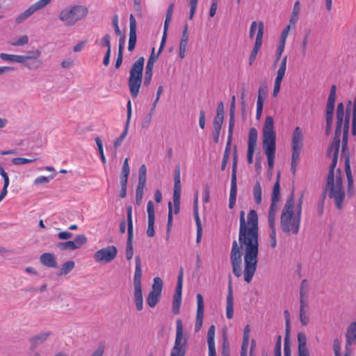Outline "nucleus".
<instances>
[{"label": "nucleus", "mask_w": 356, "mask_h": 356, "mask_svg": "<svg viewBox=\"0 0 356 356\" xmlns=\"http://www.w3.org/2000/svg\"><path fill=\"white\" fill-rule=\"evenodd\" d=\"M337 182V185H332L331 186H327V183H326L323 187V193L320 200H318L317 206L318 212L320 216L323 213L324 204L327 195L330 199H334L335 205L338 209H341L343 208V202L346 195L345 191L343 185H341V181L339 177L338 178Z\"/></svg>", "instance_id": "obj_3"}, {"label": "nucleus", "mask_w": 356, "mask_h": 356, "mask_svg": "<svg viewBox=\"0 0 356 356\" xmlns=\"http://www.w3.org/2000/svg\"><path fill=\"white\" fill-rule=\"evenodd\" d=\"M174 6H175L174 3H171L169 5L168 8L167 10L165 19V22H164L163 33V36H162V39H161V41H163V42H166L167 31H168V29L169 27L170 22L171 21V18H172L173 10H174Z\"/></svg>", "instance_id": "obj_37"}, {"label": "nucleus", "mask_w": 356, "mask_h": 356, "mask_svg": "<svg viewBox=\"0 0 356 356\" xmlns=\"http://www.w3.org/2000/svg\"><path fill=\"white\" fill-rule=\"evenodd\" d=\"M51 0H39L33 5H31L28 9L24 10L22 13L19 15L16 19L15 22L17 24H20L24 22L26 19L29 17L32 14H33L37 10L43 8L47 4L51 2Z\"/></svg>", "instance_id": "obj_18"}, {"label": "nucleus", "mask_w": 356, "mask_h": 356, "mask_svg": "<svg viewBox=\"0 0 356 356\" xmlns=\"http://www.w3.org/2000/svg\"><path fill=\"white\" fill-rule=\"evenodd\" d=\"M51 335V332H45L42 333H40L35 336H33L29 339V341L31 344V350H33L36 348V347L39 345L44 342L49 336Z\"/></svg>", "instance_id": "obj_33"}, {"label": "nucleus", "mask_w": 356, "mask_h": 356, "mask_svg": "<svg viewBox=\"0 0 356 356\" xmlns=\"http://www.w3.org/2000/svg\"><path fill=\"white\" fill-rule=\"evenodd\" d=\"M264 34V24L263 22H259L258 24V29L256 36V40L254 43V46L253 49L251 51V54L249 58V65H252L254 62L258 51H259L261 44H262V38Z\"/></svg>", "instance_id": "obj_20"}, {"label": "nucleus", "mask_w": 356, "mask_h": 356, "mask_svg": "<svg viewBox=\"0 0 356 356\" xmlns=\"http://www.w3.org/2000/svg\"><path fill=\"white\" fill-rule=\"evenodd\" d=\"M300 12V2L296 1L294 3L293 11L290 18L291 24H296L298 19V13Z\"/></svg>", "instance_id": "obj_46"}, {"label": "nucleus", "mask_w": 356, "mask_h": 356, "mask_svg": "<svg viewBox=\"0 0 356 356\" xmlns=\"http://www.w3.org/2000/svg\"><path fill=\"white\" fill-rule=\"evenodd\" d=\"M347 115L345 116V120L343 122V137H342V156L345 153V150L347 149L348 145V138L349 131V112H347Z\"/></svg>", "instance_id": "obj_35"}, {"label": "nucleus", "mask_w": 356, "mask_h": 356, "mask_svg": "<svg viewBox=\"0 0 356 356\" xmlns=\"http://www.w3.org/2000/svg\"><path fill=\"white\" fill-rule=\"evenodd\" d=\"M303 197L304 193H302L298 198L296 208V215L295 216H293V193L292 192L289 197L287 198L282 211L280 218L281 228L284 232H289L292 231L295 234L298 233L300 224Z\"/></svg>", "instance_id": "obj_2"}, {"label": "nucleus", "mask_w": 356, "mask_h": 356, "mask_svg": "<svg viewBox=\"0 0 356 356\" xmlns=\"http://www.w3.org/2000/svg\"><path fill=\"white\" fill-rule=\"evenodd\" d=\"M130 27H129V39L128 44V50L132 51L136 44L137 34H136V21L133 14L129 17Z\"/></svg>", "instance_id": "obj_25"}, {"label": "nucleus", "mask_w": 356, "mask_h": 356, "mask_svg": "<svg viewBox=\"0 0 356 356\" xmlns=\"http://www.w3.org/2000/svg\"><path fill=\"white\" fill-rule=\"evenodd\" d=\"M225 115L224 104L222 102L218 104L216 108V116L213 121V140L215 143H218L219 140L220 134L223 124Z\"/></svg>", "instance_id": "obj_11"}, {"label": "nucleus", "mask_w": 356, "mask_h": 356, "mask_svg": "<svg viewBox=\"0 0 356 356\" xmlns=\"http://www.w3.org/2000/svg\"><path fill=\"white\" fill-rule=\"evenodd\" d=\"M290 25H287L282 31L281 33V35H280V40H279V43L280 44H286V38L289 35V31H290Z\"/></svg>", "instance_id": "obj_61"}, {"label": "nucleus", "mask_w": 356, "mask_h": 356, "mask_svg": "<svg viewBox=\"0 0 356 356\" xmlns=\"http://www.w3.org/2000/svg\"><path fill=\"white\" fill-rule=\"evenodd\" d=\"M183 273L184 270L182 268H180L179 275L177 277V283L175 289V293L182 294V286H183Z\"/></svg>", "instance_id": "obj_51"}, {"label": "nucleus", "mask_w": 356, "mask_h": 356, "mask_svg": "<svg viewBox=\"0 0 356 356\" xmlns=\"http://www.w3.org/2000/svg\"><path fill=\"white\" fill-rule=\"evenodd\" d=\"M264 151L267 156L268 169L273 168L276 152V145H263Z\"/></svg>", "instance_id": "obj_31"}, {"label": "nucleus", "mask_w": 356, "mask_h": 356, "mask_svg": "<svg viewBox=\"0 0 356 356\" xmlns=\"http://www.w3.org/2000/svg\"><path fill=\"white\" fill-rule=\"evenodd\" d=\"M346 348L350 347L353 344H356V322L351 323L347 329L346 333Z\"/></svg>", "instance_id": "obj_32"}, {"label": "nucleus", "mask_w": 356, "mask_h": 356, "mask_svg": "<svg viewBox=\"0 0 356 356\" xmlns=\"http://www.w3.org/2000/svg\"><path fill=\"white\" fill-rule=\"evenodd\" d=\"M0 58L4 61L22 63L24 61V58L22 55L8 54L6 53H1Z\"/></svg>", "instance_id": "obj_39"}, {"label": "nucleus", "mask_w": 356, "mask_h": 356, "mask_svg": "<svg viewBox=\"0 0 356 356\" xmlns=\"http://www.w3.org/2000/svg\"><path fill=\"white\" fill-rule=\"evenodd\" d=\"M95 140L98 148V152L100 154V159L102 161V163L105 164L106 163V159L104 154L103 144L102 140L99 137H96Z\"/></svg>", "instance_id": "obj_53"}, {"label": "nucleus", "mask_w": 356, "mask_h": 356, "mask_svg": "<svg viewBox=\"0 0 356 356\" xmlns=\"http://www.w3.org/2000/svg\"><path fill=\"white\" fill-rule=\"evenodd\" d=\"M286 61H287V56H284L282 58L280 67L277 72V76L275 80L282 81V79L284 76L286 69Z\"/></svg>", "instance_id": "obj_42"}, {"label": "nucleus", "mask_w": 356, "mask_h": 356, "mask_svg": "<svg viewBox=\"0 0 356 356\" xmlns=\"http://www.w3.org/2000/svg\"><path fill=\"white\" fill-rule=\"evenodd\" d=\"M188 348V337L184 335L182 321L177 319L176 321L175 341L170 356H185Z\"/></svg>", "instance_id": "obj_7"}, {"label": "nucleus", "mask_w": 356, "mask_h": 356, "mask_svg": "<svg viewBox=\"0 0 356 356\" xmlns=\"http://www.w3.org/2000/svg\"><path fill=\"white\" fill-rule=\"evenodd\" d=\"M88 10L83 6H74L69 9L62 10L58 15L60 20L63 21L65 26H71L76 22L85 17Z\"/></svg>", "instance_id": "obj_5"}, {"label": "nucleus", "mask_w": 356, "mask_h": 356, "mask_svg": "<svg viewBox=\"0 0 356 356\" xmlns=\"http://www.w3.org/2000/svg\"><path fill=\"white\" fill-rule=\"evenodd\" d=\"M174 192H173V205H180L181 185L180 181V167H176L174 175Z\"/></svg>", "instance_id": "obj_23"}, {"label": "nucleus", "mask_w": 356, "mask_h": 356, "mask_svg": "<svg viewBox=\"0 0 356 356\" xmlns=\"http://www.w3.org/2000/svg\"><path fill=\"white\" fill-rule=\"evenodd\" d=\"M147 211L148 214V227L147 230V235L149 237H154L155 236L154 231V221H155V213H154V205L152 200L147 202Z\"/></svg>", "instance_id": "obj_24"}, {"label": "nucleus", "mask_w": 356, "mask_h": 356, "mask_svg": "<svg viewBox=\"0 0 356 356\" xmlns=\"http://www.w3.org/2000/svg\"><path fill=\"white\" fill-rule=\"evenodd\" d=\"M344 106L342 102L338 104L337 107V122H343L345 120Z\"/></svg>", "instance_id": "obj_50"}, {"label": "nucleus", "mask_w": 356, "mask_h": 356, "mask_svg": "<svg viewBox=\"0 0 356 356\" xmlns=\"http://www.w3.org/2000/svg\"><path fill=\"white\" fill-rule=\"evenodd\" d=\"M342 124L343 125V122H337L334 136L327 150V156L329 157L332 156L331 154L332 152L333 147L339 148L340 147V136L341 134Z\"/></svg>", "instance_id": "obj_28"}, {"label": "nucleus", "mask_w": 356, "mask_h": 356, "mask_svg": "<svg viewBox=\"0 0 356 356\" xmlns=\"http://www.w3.org/2000/svg\"><path fill=\"white\" fill-rule=\"evenodd\" d=\"M145 58L139 57L132 65L129 70L128 78V86L130 95L133 99L138 97L143 82V72L144 69Z\"/></svg>", "instance_id": "obj_4"}, {"label": "nucleus", "mask_w": 356, "mask_h": 356, "mask_svg": "<svg viewBox=\"0 0 356 356\" xmlns=\"http://www.w3.org/2000/svg\"><path fill=\"white\" fill-rule=\"evenodd\" d=\"M181 304V295L174 293L172 305V312L174 314H179Z\"/></svg>", "instance_id": "obj_41"}, {"label": "nucleus", "mask_w": 356, "mask_h": 356, "mask_svg": "<svg viewBox=\"0 0 356 356\" xmlns=\"http://www.w3.org/2000/svg\"><path fill=\"white\" fill-rule=\"evenodd\" d=\"M42 51L38 49H34L30 51H28L26 52V55H22V58H24V61L25 62L26 60L29 59L31 57H37V58H41Z\"/></svg>", "instance_id": "obj_52"}, {"label": "nucleus", "mask_w": 356, "mask_h": 356, "mask_svg": "<svg viewBox=\"0 0 356 356\" xmlns=\"http://www.w3.org/2000/svg\"><path fill=\"white\" fill-rule=\"evenodd\" d=\"M147 168L143 164L139 168L138 184L136 191V204L140 205L143 197V191L146 184Z\"/></svg>", "instance_id": "obj_16"}, {"label": "nucleus", "mask_w": 356, "mask_h": 356, "mask_svg": "<svg viewBox=\"0 0 356 356\" xmlns=\"http://www.w3.org/2000/svg\"><path fill=\"white\" fill-rule=\"evenodd\" d=\"M158 59V55L154 54V48H152L150 56L147 60L145 67V77L143 80V86L147 87L152 81L153 76L154 64Z\"/></svg>", "instance_id": "obj_21"}, {"label": "nucleus", "mask_w": 356, "mask_h": 356, "mask_svg": "<svg viewBox=\"0 0 356 356\" xmlns=\"http://www.w3.org/2000/svg\"><path fill=\"white\" fill-rule=\"evenodd\" d=\"M232 134H233V131L228 130V136H227V144H226L225 149V152L223 154V155H225V156H229Z\"/></svg>", "instance_id": "obj_62"}, {"label": "nucleus", "mask_w": 356, "mask_h": 356, "mask_svg": "<svg viewBox=\"0 0 356 356\" xmlns=\"http://www.w3.org/2000/svg\"><path fill=\"white\" fill-rule=\"evenodd\" d=\"M226 316L232 319L234 316V296L231 275L229 277L228 293L226 300Z\"/></svg>", "instance_id": "obj_26"}, {"label": "nucleus", "mask_w": 356, "mask_h": 356, "mask_svg": "<svg viewBox=\"0 0 356 356\" xmlns=\"http://www.w3.org/2000/svg\"><path fill=\"white\" fill-rule=\"evenodd\" d=\"M236 168H237V151L236 147L234 149L233 163L232 169L231 177V188L229 199V207L233 209L236 200L237 195V179H236Z\"/></svg>", "instance_id": "obj_9"}, {"label": "nucleus", "mask_w": 356, "mask_h": 356, "mask_svg": "<svg viewBox=\"0 0 356 356\" xmlns=\"http://www.w3.org/2000/svg\"><path fill=\"white\" fill-rule=\"evenodd\" d=\"M29 42V38L27 35L21 36L17 41L13 43V46H23Z\"/></svg>", "instance_id": "obj_64"}, {"label": "nucleus", "mask_w": 356, "mask_h": 356, "mask_svg": "<svg viewBox=\"0 0 356 356\" xmlns=\"http://www.w3.org/2000/svg\"><path fill=\"white\" fill-rule=\"evenodd\" d=\"M345 172L347 177L348 185H347V193L349 197L353 195V188H354V180L353 177L352 175V172L350 165V159L349 156H345Z\"/></svg>", "instance_id": "obj_27"}, {"label": "nucleus", "mask_w": 356, "mask_h": 356, "mask_svg": "<svg viewBox=\"0 0 356 356\" xmlns=\"http://www.w3.org/2000/svg\"><path fill=\"white\" fill-rule=\"evenodd\" d=\"M100 44L102 47L107 48L106 51H111V36L109 34L104 35L100 40Z\"/></svg>", "instance_id": "obj_60"}, {"label": "nucleus", "mask_w": 356, "mask_h": 356, "mask_svg": "<svg viewBox=\"0 0 356 356\" xmlns=\"http://www.w3.org/2000/svg\"><path fill=\"white\" fill-rule=\"evenodd\" d=\"M128 161H129V159L127 158V159H125V160L124 161L122 168V176H121L120 180L128 181V177L130 173V168H129V165L128 163Z\"/></svg>", "instance_id": "obj_48"}, {"label": "nucleus", "mask_w": 356, "mask_h": 356, "mask_svg": "<svg viewBox=\"0 0 356 356\" xmlns=\"http://www.w3.org/2000/svg\"><path fill=\"white\" fill-rule=\"evenodd\" d=\"M136 268L134 276V298H143L142 293V269H141V261L139 256L135 257Z\"/></svg>", "instance_id": "obj_15"}, {"label": "nucleus", "mask_w": 356, "mask_h": 356, "mask_svg": "<svg viewBox=\"0 0 356 356\" xmlns=\"http://www.w3.org/2000/svg\"><path fill=\"white\" fill-rule=\"evenodd\" d=\"M303 147V134L302 129L296 127L292 134L291 139V171L294 175L296 171V167L299 163L300 154Z\"/></svg>", "instance_id": "obj_6"}, {"label": "nucleus", "mask_w": 356, "mask_h": 356, "mask_svg": "<svg viewBox=\"0 0 356 356\" xmlns=\"http://www.w3.org/2000/svg\"><path fill=\"white\" fill-rule=\"evenodd\" d=\"M298 348H307V336L304 332H298Z\"/></svg>", "instance_id": "obj_55"}, {"label": "nucleus", "mask_w": 356, "mask_h": 356, "mask_svg": "<svg viewBox=\"0 0 356 356\" xmlns=\"http://www.w3.org/2000/svg\"><path fill=\"white\" fill-rule=\"evenodd\" d=\"M245 211L240 212V225L238 232V246L237 241L232 243L230 252V262L233 274L239 277L242 275V253L244 251V280L250 283L256 272L259 254V225L257 212L251 209L248 213L247 220Z\"/></svg>", "instance_id": "obj_1"}, {"label": "nucleus", "mask_w": 356, "mask_h": 356, "mask_svg": "<svg viewBox=\"0 0 356 356\" xmlns=\"http://www.w3.org/2000/svg\"><path fill=\"white\" fill-rule=\"evenodd\" d=\"M235 106L236 104H230L228 130L231 131H233L235 124Z\"/></svg>", "instance_id": "obj_47"}, {"label": "nucleus", "mask_w": 356, "mask_h": 356, "mask_svg": "<svg viewBox=\"0 0 356 356\" xmlns=\"http://www.w3.org/2000/svg\"><path fill=\"white\" fill-rule=\"evenodd\" d=\"M87 237L85 234L77 235L74 241V245H76V250L81 248L84 244L87 243Z\"/></svg>", "instance_id": "obj_49"}, {"label": "nucleus", "mask_w": 356, "mask_h": 356, "mask_svg": "<svg viewBox=\"0 0 356 356\" xmlns=\"http://www.w3.org/2000/svg\"><path fill=\"white\" fill-rule=\"evenodd\" d=\"M37 160H38L37 158L26 159V158L17 157V158H14L12 159V163L14 165H23V164L35 162Z\"/></svg>", "instance_id": "obj_54"}, {"label": "nucleus", "mask_w": 356, "mask_h": 356, "mask_svg": "<svg viewBox=\"0 0 356 356\" xmlns=\"http://www.w3.org/2000/svg\"><path fill=\"white\" fill-rule=\"evenodd\" d=\"M253 195L256 204H259L261 202L262 190L259 181H257L253 188Z\"/></svg>", "instance_id": "obj_44"}, {"label": "nucleus", "mask_w": 356, "mask_h": 356, "mask_svg": "<svg viewBox=\"0 0 356 356\" xmlns=\"http://www.w3.org/2000/svg\"><path fill=\"white\" fill-rule=\"evenodd\" d=\"M118 250L115 246L109 245L106 248H102L94 254V259L96 262L109 263L112 261L117 255Z\"/></svg>", "instance_id": "obj_14"}, {"label": "nucleus", "mask_w": 356, "mask_h": 356, "mask_svg": "<svg viewBox=\"0 0 356 356\" xmlns=\"http://www.w3.org/2000/svg\"><path fill=\"white\" fill-rule=\"evenodd\" d=\"M276 145V134L274 131V120L267 116L263 127V145Z\"/></svg>", "instance_id": "obj_12"}, {"label": "nucleus", "mask_w": 356, "mask_h": 356, "mask_svg": "<svg viewBox=\"0 0 356 356\" xmlns=\"http://www.w3.org/2000/svg\"><path fill=\"white\" fill-rule=\"evenodd\" d=\"M215 325H211L208 330L207 343H215Z\"/></svg>", "instance_id": "obj_58"}, {"label": "nucleus", "mask_w": 356, "mask_h": 356, "mask_svg": "<svg viewBox=\"0 0 356 356\" xmlns=\"http://www.w3.org/2000/svg\"><path fill=\"white\" fill-rule=\"evenodd\" d=\"M193 215L195 221L200 220V218L199 216L198 211V194L197 192L195 195L194 201H193Z\"/></svg>", "instance_id": "obj_57"}, {"label": "nucleus", "mask_w": 356, "mask_h": 356, "mask_svg": "<svg viewBox=\"0 0 356 356\" xmlns=\"http://www.w3.org/2000/svg\"><path fill=\"white\" fill-rule=\"evenodd\" d=\"M127 245L125 250V256L126 259L128 261H130L134 254V248H133V220H132V207L129 206L127 207Z\"/></svg>", "instance_id": "obj_10"}, {"label": "nucleus", "mask_w": 356, "mask_h": 356, "mask_svg": "<svg viewBox=\"0 0 356 356\" xmlns=\"http://www.w3.org/2000/svg\"><path fill=\"white\" fill-rule=\"evenodd\" d=\"M280 195V173L277 174V181L274 184L271 200L273 202H279Z\"/></svg>", "instance_id": "obj_43"}, {"label": "nucleus", "mask_w": 356, "mask_h": 356, "mask_svg": "<svg viewBox=\"0 0 356 356\" xmlns=\"http://www.w3.org/2000/svg\"><path fill=\"white\" fill-rule=\"evenodd\" d=\"M258 132L256 128L251 127L248 134L247 160L248 164L253 162V155L257 143Z\"/></svg>", "instance_id": "obj_19"}, {"label": "nucleus", "mask_w": 356, "mask_h": 356, "mask_svg": "<svg viewBox=\"0 0 356 356\" xmlns=\"http://www.w3.org/2000/svg\"><path fill=\"white\" fill-rule=\"evenodd\" d=\"M22 64L30 70H37L43 65V61L41 58L31 57L26 60L25 62H22Z\"/></svg>", "instance_id": "obj_36"}, {"label": "nucleus", "mask_w": 356, "mask_h": 356, "mask_svg": "<svg viewBox=\"0 0 356 356\" xmlns=\"http://www.w3.org/2000/svg\"><path fill=\"white\" fill-rule=\"evenodd\" d=\"M190 6L189 19H193L195 13L198 0H188Z\"/></svg>", "instance_id": "obj_59"}, {"label": "nucleus", "mask_w": 356, "mask_h": 356, "mask_svg": "<svg viewBox=\"0 0 356 356\" xmlns=\"http://www.w3.org/2000/svg\"><path fill=\"white\" fill-rule=\"evenodd\" d=\"M168 206V222H167V234L168 236L170 232L171 227L172 225V222H173L172 213H174L175 214H178L179 213L180 205H173V208H172V204L171 202H169Z\"/></svg>", "instance_id": "obj_34"}, {"label": "nucleus", "mask_w": 356, "mask_h": 356, "mask_svg": "<svg viewBox=\"0 0 356 356\" xmlns=\"http://www.w3.org/2000/svg\"><path fill=\"white\" fill-rule=\"evenodd\" d=\"M56 247L61 251L76 250V245L72 241L59 242L56 244Z\"/></svg>", "instance_id": "obj_45"}, {"label": "nucleus", "mask_w": 356, "mask_h": 356, "mask_svg": "<svg viewBox=\"0 0 356 356\" xmlns=\"http://www.w3.org/2000/svg\"><path fill=\"white\" fill-rule=\"evenodd\" d=\"M40 262L48 268H57L58 263L55 255L50 252H44L40 257Z\"/></svg>", "instance_id": "obj_30"}, {"label": "nucleus", "mask_w": 356, "mask_h": 356, "mask_svg": "<svg viewBox=\"0 0 356 356\" xmlns=\"http://www.w3.org/2000/svg\"><path fill=\"white\" fill-rule=\"evenodd\" d=\"M51 0H39L33 5H31L28 9L24 10L22 13L19 15L16 19L15 22L17 24H20L24 22L26 19L29 17L32 14H33L37 10L43 8L47 4L51 2Z\"/></svg>", "instance_id": "obj_17"}, {"label": "nucleus", "mask_w": 356, "mask_h": 356, "mask_svg": "<svg viewBox=\"0 0 356 356\" xmlns=\"http://www.w3.org/2000/svg\"><path fill=\"white\" fill-rule=\"evenodd\" d=\"M163 289V280L159 277L154 278L152 290L149 293L147 298V304L154 308L159 302Z\"/></svg>", "instance_id": "obj_13"}, {"label": "nucleus", "mask_w": 356, "mask_h": 356, "mask_svg": "<svg viewBox=\"0 0 356 356\" xmlns=\"http://www.w3.org/2000/svg\"><path fill=\"white\" fill-rule=\"evenodd\" d=\"M222 337L221 356H230L229 341L226 328L222 330Z\"/></svg>", "instance_id": "obj_38"}, {"label": "nucleus", "mask_w": 356, "mask_h": 356, "mask_svg": "<svg viewBox=\"0 0 356 356\" xmlns=\"http://www.w3.org/2000/svg\"><path fill=\"white\" fill-rule=\"evenodd\" d=\"M337 86L332 85L330 88V94L327 98V102L325 108V114L334 115L336 99Z\"/></svg>", "instance_id": "obj_29"}, {"label": "nucleus", "mask_w": 356, "mask_h": 356, "mask_svg": "<svg viewBox=\"0 0 356 356\" xmlns=\"http://www.w3.org/2000/svg\"><path fill=\"white\" fill-rule=\"evenodd\" d=\"M197 313H196V318L195 323V332H199L203 324L204 319V299L200 293L197 294Z\"/></svg>", "instance_id": "obj_22"}, {"label": "nucleus", "mask_w": 356, "mask_h": 356, "mask_svg": "<svg viewBox=\"0 0 356 356\" xmlns=\"http://www.w3.org/2000/svg\"><path fill=\"white\" fill-rule=\"evenodd\" d=\"M127 132H128V125L126 124L124 130L122 131V133L120 134V136L114 140L113 145L115 149L122 145L123 140H124L125 137L127 135Z\"/></svg>", "instance_id": "obj_56"}, {"label": "nucleus", "mask_w": 356, "mask_h": 356, "mask_svg": "<svg viewBox=\"0 0 356 356\" xmlns=\"http://www.w3.org/2000/svg\"><path fill=\"white\" fill-rule=\"evenodd\" d=\"M75 266L74 261H67L62 264L61 268L58 273V276L66 275L70 273Z\"/></svg>", "instance_id": "obj_40"}, {"label": "nucleus", "mask_w": 356, "mask_h": 356, "mask_svg": "<svg viewBox=\"0 0 356 356\" xmlns=\"http://www.w3.org/2000/svg\"><path fill=\"white\" fill-rule=\"evenodd\" d=\"M284 48H285V44L279 43L277 50H276V58H275V60L274 63V65H276L277 63H278V61L280 60V59L282 56V54L284 51Z\"/></svg>", "instance_id": "obj_63"}, {"label": "nucleus", "mask_w": 356, "mask_h": 356, "mask_svg": "<svg viewBox=\"0 0 356 356\" xmlns=\"http://www.w3.org/2000/svg\"><path fill=\"white\" fill-rule=\"evenodd\" d=\"M339 148L337 147H333L332 152L333 155L332 159V163L329 168V171L327 177V181L326 183H327V186H331L332 185H337L338 178L339 177L341 181V185H343V181H342V175H341V170L340 168H338L337 170V174L336 176L334 175V169L337 164L338 161V155H339Z\"/></svg>", "instance_id": "obj_8"}]
</instances>
